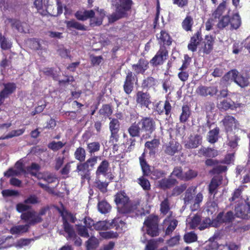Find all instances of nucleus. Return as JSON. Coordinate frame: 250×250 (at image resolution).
I'll return each instance as SVG.
<instances>
[{
	"label": "nucleus",
	"instance_id": "nucleus-28",
	"mask_svg": "<svg viewBox=\"0 0 250 250\" xmlns=\"http://www.w3.org/2000/svg\"><path fill=\"white\" fill-rule=\"evenodd\" d=\"M178 183L176 179L172 178L163 179L159 181V185L163 189L170 188Z\"/></svg>",
	"mask_w": 250,
	"mask_h": 250
},
{
	"label": "nucleus",
	"instance_id": "nucleus-63",
	"mask_svg": "<svg viewBox=\"0 0 250 250\" xmlns=\"http://www.w3.org/2000/svg\"><path fill=\"white\" fill-rule=\"evenodd\" d=\"M24 132V130L22 129H18L12 130L9 133H8L7 135L5 136H2L0 138V140H4L8 139L9 138H11L13 137L18 136L22 134Z\"/></svg>",
	"mask_w": 250,
	"mask_h": 250
},
{
	"label": "nucleus",
	"instance_id": "nucleus-29",
	"mask_svg": "<svg viewBox=\"0 0 250 250\" xmlns=\"http://www.w3.org/2000/svg\"><path fill=\"white\" fill-rule=\"evenodd\" d=\"M235 76H236V70H231L222 78L221 83L225 85H228L233 81L235 82Z\"/></svg>",
	"mask_w": 250,
	"mask_h": 250
},
{
	"label": "nucleus",
	"instance_id": "nucleus-44",
	"mask_svg": "<svg viewBox=\"0 0 250 250\" xmlns=\"http://www.w3.org/2000/svg\"><path fill=\"white\" fill-rule=\"evenodd\" d=\"M182 113L180 117V120L181 122L185 123L188 120L190 115L189 107L187 105H183L182 106Z\"/></svg>",
	"mask_w": 250,
	"mask_h": 250
},
{
	"label": "nucleus",
	"instance_id": "nucleus-56",
	"mask_svg": "<svg viewBox=\"0 0 250 250\" xmlns=\"http://www.w3.org/2000/svg\"><path fill=\"white\" fill-rule=\"evenodd\" d=\"M203 198V195L200 192L196 195L194 203L190 207L192 211L196 210L199 208V204L202 201Z\"/></svg>",
	"mask_w": 250,
	"mask_h": 250
},
{
	"label": "nucleus",
	"instance_id": "nucleus-25",
	"mask_svg": "<svg viewBox=\"0 0 250 250\" xmlns=\"http://www.w3.org/2000/svg\"><path fill=\"white\" fill-rule=\"evenodd\" d=\"M201 40V33L198 31L195 35L191 37L190 42L188 45L189 50L194 52L196 50L197 46Z\"/></svg>",
	"mask_w": 250,
	"mask_h": 250
},
{
	"label": "nucleus",
	"instance_id": "nucleus-49",
	"mask_svg": "<svg viewBox=\"0 0 250 250\" xmlns=\"http://www.w3.org/2000/svg\"><path fill=\"white\" fill-rule=\"evenodd\" d=\"M193 22L191 17L187 16L182 22V27L186 31H190Z\"/></svg>",
	"mask_w": 250,
	"mask_h": 250
},
{
	"label": "nucleus",
	"instance_id": "nucleus-57",
	"mask_svg": "<svg viewBox=\"0 0 250 250\" xmlns=\"http://www.w3.org/2000/svg\"><path fill=\"white\" fill-rule=\"evenodd\" d=\"M172 176L176 177L178 179L180 180H184V173H183V172L182 167H174L173 171L172 172L170 175V177H171Z\"/></svg>",
	"mask_w": 250,
	"mask_h": 250
},
{
	"label": "nucleus",
	"instance_id": "nucleus-22",
	"mask_svg": "<svg viewBox=\"0 0 250 250\" xmlns=\"http://www.w3.org/2000/svg\"><path fill=\"white\" fill-rule=\"evenodd\" d=\"M181 148L180 144L176 142H171L166 146L165 152L167 155L173 156Z\"/></svg>",
	"mask_w": 250,
	"mask_h": 250
},
{
	"label": "nucleus",
	"instance_id": "nucleus-61",
	"mask_svg": "<svg viewBox=\"0 0 250 250\" xmlns=\"http://www.w3.org/2000/svg\"><path fill=\"white\" fill-rule=\"evenodd\" d=\"M206 164L208 166H213L215 167L211 170V172L213 173H219V168L218 167V161L216 160L211 159H208L206 161Z\"/></svg>",
	"mask_w": 250,
	"mask_h": 250
},
{
	"label": "nucleus",
	"instance_id": "nucleus-19",
	"mask_svg": "<svg viewBox=\"0 0 250 250\" xmlns=\"http://www.w3.org/2000/svg\"><path fill=\"white\" fill-rule=\"evenodd\" d=\"M227 132L231 131L233 128L236 127V121L232 116L227 115L222 121Z\"/></svg>",
	"mask_w": 250,
	"mask_h": 250
},
{
	"label": "nucleus",
	"instance_id": "nucleus-32",
	"mask_svg": "<svg viewBox=\"0 0 250 250\" xmlns=\"http://www.w3.org/2000/svg\"><path fill=\"white\" fill-rule=\"evenodd\" d=\"M13 26L20 32L24 33L29 32L30 26L26 22L16 21L13 23Z\"/></svg>",
	"mask_w": 250,
	"mask_h": 250
},
{
	"label": "nucleus",
	"instance_id": "nucleus-15",
	"mask_svg": "<svg viewBox=\"0 0 250 250\" xmlns=\"http://www.w3.org/2000/svg\"><path fill=\"white\" fill-rule=\"evenodd\" d=\"M58 211L59 213L61 214V216L62 219V227L65 231V225H68L71 228H73V226L71 225L68 221H69L71 222L74 223L76 220V217L73 215L72 213L67 212L65 210H61V209H59Z\"/></svg>",
	"mask_w": 250,
	"mask_h": 250
},
{
	"label": "nucleus",
	"instance_id": "nucleus-27",
	"mask_svg": "<svg viewBox=\"0 0 250 250\" xmlns=\"http://www.w3.org/2000/svg\"><path fill=\"white\" fill-rule=\"evenodd\" d=\"M3 85L4 88L0 92L6 98H8L9 95L12 94L16 89V85L13 83H4Z\"/></svg>",
	"mask_w": 250,
	"mask_h": 250
},
{
	"label": "nucleus",
	"instance_id": "nucleus-41",
	"mask_svg": "<svg viewBox=\"0 0 250 250\" xmlns=\"http://www.w3.org/2000/svg\"><path fill=\"white\" fill-rule=\"evenodd\" d=\"M194 189L193 187L188 188L186 191L184 198V204L185 205L190 204L193 202V196L192 191Z\"/></svg>",
	"mask_w": 250,
	"mask_h": 250
},
{
	"label": "nucleus",
	"instance_id": "nucleus-9",
	"mask_svg": "<svg viewBox=\"0 0 250 250\" xmlns=\"http://www.w3.org/2000/svg\"><path fill=\"white\" fill-rule=\"evenodd\" d=\"M65 232L67 234L65 237L67 240H72L76 246H80L82 245V240L77 235L74 228L66 225L65 226Z\"/></svg>",
	"mask_w": 250,
	"mask_h": 250
},
{
	"label": "nucleus",
	"instance_id": "nucleus-34",
	"mask_svg": "<svg viewBox=\"0 0 250 250\" xmlns=\"http://www.w3.org/2000/svg\"><path fill=\"white\" fill-rule=\"evenodd\" d=\"M157 81L156 79L152 77H148L143 81L142 87L147 90L155 86L157 84Z\"/></svg>",
	"mask_w": 250,
	"mask_h": 250
},
{
	"label": "nucleus",
	"instance_id": "nucleus-39",
	"mask_svg": "<svg viewBox=\"0 0 250 250\" xmlns=\"http://www.w3.org/2000/svg\"><path fill=\"white\" fill-rule=\"evenodd\" d=\"M170 202L167 198H165L160 204V210L163 215L168 214L170 215Z\"/></svg>",
	"mask_w": 250,
	"mask_h": 250
},
{
	"label": "nucleus",
	"instance_id": "nucleus-42",
	"mask_svg": "<svg viewBox=\"0 0 250 250\" xmlns=\"http://www.w3.org/2000/svg\"><path fill=\"white\" fill-rule=\"evenodd\" d=\"M85 245L87 250L95 249L99 245V241L95 237L91 236L85 242Z\"/></svg>",
	"mask_w": 250,
	"mask_h": 250
},
{
	"label": "nucleus",
	"instance_id": "nucleus-8",
	"mask_svg": "<svg viewBox=\"0 0 250 250\" xmlns=\"http://www.w3.org/2000/svg\"><path fill=\"white\" fill-rule=\"evenodd\" d=\"M235 215L244 219L250 218V205L238 204L235 208Z\"/></svg>",
	"mask_w": 250,
	"mask_h": 250
},
{
	"label": "nucleus",
	"instance_id": "nucleus-1",
	"mask_svg": "<svg viewBox=\"0 0 250 250\" xmlns=\"http://www.w3.org/2000/svg\"><path fill=\"white\" fill-rule=\"evenodd\" d=\"M111 1L112 5L115 7V11L107 16L110 23L125 17L126 12L130 9L132 4L131 0H114Z\"/></svg>",
	"mask_w": 250,
	"mask_h": 250
},
{
	"label": "nucleus",
	"instance_id": "nucleus-64",
	"mask_svg": "<svg viewBox=\"0 0 250 250\" xmlns=\"http://www.w3.org/2000/svg\"><path fill=\"white\" fill-rule=\"evenodd\" d=\"M138 183L145 190H148L150 188V185L149 182L146 179L141 177L138 179Z\"/></svg>",
	"mask_w": 250,
	"mask_h": 250
},
{
	"label": "nucleus",
	"instance_id": "nucleus-2",
	"mask_svg": "<svg viewBox=\"0 0 250 250\" xmlns=\"http://www.w3.org/2000/svg\"><path fill=\"white\" fill-rule=\"evenodd\" d=\"M115 202L118 211L121 213H128L136 209V205H133L124 192H120L115 195Z\"/></svg>",
	"mask_w": 250,
	"mask_h": 250
},
{
	"label": "nucleus",
	"instance_id": "nucleus-47",
	"mask_svg": "<svg viewBox=\"0 0 250 250\" xmlns=\"http://www.w3.org/2000/svg\"><path fill=\"white\" fill-rule=\"evenodd\" d=\"M234 219V216L232 211H229L225 215L223 213L220 212V223L221 222L230 223Z\"/></svg>",
	"mask_w": 250,
	"mask_h": 250
},
{
	"label": "nucleus",
	"instance_id": "nucleus-23",
	"mask_svg": "<svg viewBox=\"0 0 250 250\" xmlns=\"http://www.w3.org/2000/svg\"><path fill=\"white\" fill-rule=\"evenodd\" d=\"M148 64L147 61L141 59L137 64L132 65L133 69L136 74H143L147 69Z\"/></svg>",
	"mask_w": 250,
	"mask_h": 250
},
{
	"label": "nucleus",
	"instance_id": "nucleus-16",
	"mask_svg": "<svg viewBox=\"0 0 250 250\" xmlns=\"http://www.w3.org/2000/svg\"><path fill=\"white\" fill-rule=\"evenodd\" d=\"M109 163L106 160H104L100 163L96 171V178L102 179L107 175V172L109 169Z\"/></svg>",
	"mask_w": 250,
	"mask_h": 250
},
{
	"label": "nucleus",
	"instance_id": "nucleus-13",
	"mask_svg": "<svg viewBox=\"0 0 250 250\" xmlns=\"http://www.w3.org/2000/svg\"><path fill=\"white\" fill-rule=\"evenodd\" d=\"M150 96L147 92L139 91L136 93V101L142 106L147 107L151 103Z\"/></svg>",
	"mask_w": 250,
	"mask_h": 250
},
{
	"label": "nucleus",
	"instance_id": "nucleus-33",
	"mask_svg": "<svg viewBox=\"0 0 250 250\" xmlns=\"http://www.w3.org/2000/svg\"><path fill=\"white\" fill-rule=\"evenodd\" d=\"M219 186V176H215L212 178L209 185V192L211 195H213V198L217 193V189Z\"/></svg>",
	"mask_w": 250,
	"mask_h": 250
},
{
	"label": "nucleus",
	"instance_id": "nucleus-50",
	"mask_svg": "<svg viewBox=\"0 0 250 250\" xmlns=\"http://www.w3.org/2000/svg\"><path fill=\"white\" fill-rule=\"evenodd\" d=\"M241 24V21L239 16L238 14H235L230 19V25L233 29L238 28Z\"/></svg>",
	"mask_w": 250,
	"mask_h": 250
},
{
	"label": "nucleus",
	"instance_id": "nucleus-11",
	"mask_svg": "<svg viewBox=\"0 0 250 250\" xmlns=\"http://www.w3.org/2000/svg\"><path fill=\"white\" fill-rule=\"evenodd\" d=\"M167 55L168 52L167 50L164 48H161L151 60L150 63L154 66L161 65L167 59Z\"/></svg>",
	"mask_w": 250,
	"mask_h": 250
},
{
	"label": "nucleus",
	"instance_id": "nucleus-45",
	"mask_svg": "<svg viewBox=\"0 0 250 250\" xmlns=\"http://www.w3.org/2000/svg\"><path fill=\"white\" fill-rule=\"evenodd\" d=\"M219 238L217 234H215L214 236L209 239V250H218L219 248L218 244Z\"/></svg>",
	"mask_w": 250,
	"mask_h": 250
},
{
	"label": "nucleus",
	"instance_id": "nucleus-21",
	"mask_svg": "<svg viewBox=\"0 0 250 250\" xmlns=\"http://www.w3.org/2000/svg\"><path fill=\"white\" fill-rule=\"evenodd\" d=\"M118 222V220H112L111 222L100 221L95 223L94 229L96 230H106L112 228L114 224Z\"/></svg>",
	"mask_w": 250,
	"mask_h": 250
},
{
	"label": "nucleus",
	"instance_id": "nucleus-62",
	"mask_svg": "<svg viewBox=\"0 0 250 250\" xmlns=\"http://www.w3.org/2000/svg\"><path fill=\"white\" fill-rule=\"evenodd\" d=\"M0 44L1 48L3 50L9 49L11 46V42L4 37L2 36L1 34H0Z\"/></svg>",
	"mask_w": 250,
	"mask_h": 250
},
{
	"label": "nucleus",
	"instance_id": "nucleus-26",
	"mask_svg": "<svg viewBox=\"0 0 250 250\" xmlns=\"http://www.w3.org/2000/svg\"><path fill=\"white\" fill-rule=\"evenodd\" d=\"M64 23L66 24V27L69 29H76L81 31L86 30V27L85 26L74 20L65 21Z\"/></svg>",
	"mask_w": 250,
	"mask_h": 250
},
{
	"label": "nucleus",
	"instance_id": "nucleus-30",
	"mask_svg": "<svg viewBox=\"0 0 250 250\" xmlns=\"http://www.w3.org/2000/svg\"><path fill=\"white\" fill-rule=\"evenodd\" d=\"M164 109L167 115H168L170 114L171 110V106L168 101H166L164 104L162 102H160L156 106V110L160 114L163 112Z\"/></svg>",
	"mask_w": 250,
	"mask_h": 250
},
{
	"label": "nucleus",
	"instance_id": "nucleus-38",
	"mask_svg": "<svg viewBox=\"0 0 250 250\" xmlns=\"http://www.w3.org/2000/svg\"><path fill=\"white\" fill-rule=\"evenodd\" d=\"M219 6H218L214 12L212 13L211 17L206 23V29L207 30H210L213 25L214 24L216 19L219 18Z\"/></svg>",
	"mask_w": 250,
	"mask_h": 250
},
{
	"label": "nucleus",
	"instance_id": "nucleus-10",
	"mask_svg": "<svg viewBox=\"0 0 250 250\" xmlns=\"http://www.w3.org/2000/svg\"><path fill=\"white\" fill-rule=\"evenodd\" d=\"M120 123L118 119H112L109 123V129L111 132L110 141L117 142L119 139L118 132Z\"/></svg>",
	"mask_w": 250,
	"mask_h": 250
},
{
	"label": "nucleus",
	"instance_id": "nucleus-5",
	"mask_svg": "<svg viewBox=\"0 0 250 250\" xmlns=\"http://www.w3.org/2000/svg\"><path fill=\"white\" fill-rule=\"evenodd\" d=\"M85 20L88 18H91L90 20V24L93 26H99L102 23L103 19L105 16L104 11L101 10L99 16L94 17L95 13L93 10H84Z\"/></svg>",
	"mask_w": 250,
	"mask_h": 250
},
{
	"label": "nucleus",
	"instance_id": "nucleus-54",
	"mask_svg": "<svg viewBox=\"0 0 250 250\" xmlns=\"http://www.w3.org/2000/svg\"><path fill=\"white\" fill-rule=\"evenodd\" d=\"M112 113V109L110 106L108 104L104 105L99 111L100 115L105 117L110 116Z\"/></svg>",
	"mask_w": 250,
	"mask_h": 250
},
{
	"label": "nucleus",
	"instance_id": "nucleus-17",
	"mask_svg": "<svg viewBox=\"0 0 250 250\" xmlns=\"http://www.w3.org/2000/svg\"><path fill=\"white\" fill-rule=\"evenodd\" d=\"M134 80V77L133 76L132 72L128 71L124 85V91L127 94H130L133 90Z\"/></svg>",
	"mask_w": 250,
	"mask_h": 250
},
{
	"label": "nucleus",
	"instance_id": "nucleus-48",
	"mask_svg": "<svg viewBox=\"0 0 250 250\" xmlns=\"http://www.w3.org/2000/svg\"><path fill=\"white\" fill-rule=\"evenodd\" d=\"M139 160L144 175L148 176L151 172L149 165L143 157H140Z\"/></svg>",
	"mask_w": 250,
	"mask_h": 250
},
{
	"label": "nucleus",
	"instance_id": "nucleus-6",
	"mask_svg": "<svg viewBox=\"0 0 250 250\" xmlns=\"http://www.w3.org/2000/svg\"><path fill=\"white\" fill-rule=\"evenodd\" d=\"M195 92L198 95L202 97H212L218 92V87L214 85L207 86L200 85L196 88Z\"/></svg>",
	"mask_w": 250,
	"mask_h": 250
},
{
	"label": "nucleus",
	"instance_id": "nucleus-24",
	"mask_svg": "<svg viewBox=\"0 0 250 250\" xmlns=\"http://www.w3.org/2000/svg\"><path fill=\"white\" fill-rule=\"evenodd\" d=\"M160 145V141L158 139H154L151 141H147L145 143V147L149 150L150 155H155L157 149Z\"/></svg>",
	"mask_w": 250,
	"mask_h": 250
},
{
	"label": "nucleus",
	"instance_id": "nucleus-14",
	"mask_svg": "<svg viewBox=\"0 0 250 250\" xmlns=\"http://www.w3.org/2000/svg\"><path fill=\"white\" fill-rule=\"evenodd\" d=\"M235 83L242 88L248 86L250 83V77L246 73H239L236 70V76H235Z\"/></svg>",
	"mask_w": 250,
	"mask_h": 250
},
{
	"label": "nucleus",
	"instance_id": "nucleus-52",
	"mask_svg": "<svg viewBox=\"0 0 250 250\" xmlns=\"http://www.w3.org/2000/svg\"><path fill=\"white\" fill-rule=\"evenodd\" d=\"M88 228H86L85 226L78 225L77 230L78 234L84 238L89 237L90 235L88 231Z\"/></svg>",
	"mask_w": 250,
	"mask_h": 250
},
{
	"label": "nucleus",
	"instance_id": "nucleus-53",
	"mask_svg": "<svg viewBox=\"0 0 250 250\" xmlns=\"http://www.w3.org/2000/svg\"><path fill=\"white\" fill-rule=\"evenodd\" d=\"M159 39H160L162 42H163L164 44L170 45L171 43V38L170 36L165 31H162L161 32L160 35L159 37H158Z\"/></svg>",
	"mask_w": 250,
	"mask_h": 250
},
{
	"label": "nucleus",
	"instance_id": "nucleus-12",
	"mask_svg": "<svg viewBox=\"0 0 250 250\" xmlns=\"http://www.w3.org/2000/svg\"><path fill=\"white\" fill-rule=\"evenodd\" d=\"M202 143V137L198 135H190L185 142V147L188 149L197 148Z\"/></svg>",
	"mask_w": 250,
	"mask_h": 250
},
{
	"label": "nucleus",
	"instance_id": "nucleus-3",
	"mask_svg": "<svg viewBox=\"0 0 250 250\" xmlns=\"http://www.w3.org/2000/svg\"><path fill=\"white\" fill-rule=\"evenodd\" d=\"M158 218L155 216L150 215L145 221L144 224L146 227V233L151 237H156L159 235L160 229L158 228Z\"/></svg>",
	"mask_w": 250,
	"mask_h": 250
},
{
	"label": "nucleus",
	"instance_id": "nucleus-46",
	"mask_svg": "<svg viewBox=\"0 0 250 250\" xmlns=\"http://www.w3.org/2000/svg\"><path fill=\"white\" fill-rule=\"evenodd\" d=\"M218 129L216 128L209 131L207 136L208 140L210 143H214L218 139Z\"/></svg>",
	"mask_w": 250,
	"mask_h": 250
},
{
	"label": "nucleus",
	"instance_id": "nucleus-36",
	"mask_svg": "<svg viewBox=\"0 0 250 250\" xmlns=\"http://www.w3.org/2000/svg\"><path fill=\"white\" fill-rule=\"evenodd\" d=\"M141 131H142V129L139 123L138 124L134 123L132 124L128 128V132L132 138L139 137Z\"/></svg>",
	"mask_w": 250,
	"mask_h": 250
},
{
	"label": "nucleus",
	"instance_id": "nucleus-43",
	"mask_svg": "<svg viewBox=\"0 0 250 250\" xmlns=\"http://www.w3.org/2000/svg\"><path fill=\"white\" fill-rule=\"evenodd\" d=\"M74 156L76 159L79 161L80 162L84 161L86 157L85 149L82 147H79L74 152Z\"/></svg>",
	"mask_w": 250,
	"mask_h": 250
},
{
	"label": "nucleus",
	"instance_id": "nucleus-40",
	"mask_svg": "<svg viewBox=\"0 0 250 250\" xmlns=\"http://www.w3.org/2000/svg\"><path fill=\"white\" fill-rule=\"evenodd\" d=\"M111 208V206L105 201H101L98 204V210L102 214L108 213L110 211Z\"/></svg>",
	"mask_w": 250,
	"mask_h": 250
},
{
	"label": "nucleus",
	"instance_id": "nucleus-59",
	"mask_svg": "<svg viewBox=\"0 0 250 250\" xmlns=\"http://www.w3.org/2000/svg\"><path fill=\"white\" fill-rule=\"evenodd\" d=\"M28 44L30 47L32 49L37 50L42 49V44L38 39H30L28 41Z\"/></svg>",
	"mask_w": 250,
	"mask_h": 250
},
{
	"label": "nucleus",
	"instance_id": "nucleus-31",
	"mask_svg": "<svg viewBox=\"0 0 250 250\" xmlns=\"http://www.w3.org/2000/svg\"><path fill=\"white\" fill-rule=\"evenodd\" d=\"M236 104L230 98L224 99L220 102V108L227 110L236 108Z\"/></svg>",
	"mask_w": 250,
	"mask_h": 250
},
{
	"label": "nucleus",
	"instance_id": "nucleus-4",
	"mask_svg": "<svg viewBox=\"0 0 250 250\" xmlns=\"http://www.w3.org/2000/svg\"><path fill=\"white\" fill-rule=\"evenodd\" d=\"M139 124L141 126L142 131L145 132L146 136H149L156 128L155 121L150 117L143 118Z\"/></svg>",
	"mask_w": 250,
	"mask_h": 250
},
{
	"label": "nucleus",
	"instance_id": "nucleus-51",
	"mask_svg": "<svg viewBox=\"0 0 250 250\" xmlns=\"http://www.w3.org/2000/svg\"><path fill=\"white\" fill-rule=\"evenodd\" d=\"M198 175V171L189 169L184 173V181H189L195 178Z\"/></svg>",
	"mask_w": 250,
	"mask_h": 250
},
{
	"label": "nucleus",
	"instance_id": "nucleus-20",
	"mask_svg": "<svg viewBox=\"0 0 250 250\" xmlns=\"http://www.w3.org/2000/svg\"><path fill=\"white\" fill-rule=\"evenodd\" d=\"M76 171L81 175L82 179H88L89 176L90 169L84 163L81 162L78 164Z\"/></svg>",
	"mask_w": 250,
	"mask_h": 250
},
{
	"label": "nucleus",
	"instance_id": "nucleus-55",
	"mask_svg": "<svg viewBox=\"0 0 250 250\" xmlns=\"http://www.w3.org/2000/svg\"><path fill=\"white\" fill-rule=\"evenodd\" d=\"M187 186V184L185 183L175 187L172 191V195L173 196L179 195L186 189Z\"/></svg>",
	"mask_w": 250,
	"mask_h": 250
},
{
	"label": "nucleus",
	"instance_id": "nucleus-7",
	"mask_svg": "<svg viewBox=\"0 0 250 250\" xmlns=\"http://www.w3.org/2000/svg\"><path fill=\"white\" fill-rule=\"evenodd\" d=\"M21 218L25 222H27L26 225H29V227L42 221V217L36 216V213L34 211H27L22 213L21 215Z\"/></svg>",
	"mask_w": 250,
	"mask_h": 250
},
{
	"label": "nucleus",
	"instance_id": "nucleus-35",
	"mask_svg": "<svg viewBox=\"0 0 250 250\" xmlns=\"http://www.w3.org/2000/svg\"><path fill=\"white\" fill-rule=\"evenodd\" d=\"M29 225H18L11 228L10 232L12 234H21L26 232L29 228Z\"/></svg>",
	"mask_w": 250,
	"mask_h": 250
},
{
	"label": "nucleus",
	"instance_id": "nucleus-37",
	"mask_svg": "<svg viewBox=\"0 0 250 250\" xmlns=\"http://www.w3.org/2000/svg\"><path fill=\"white\" fill-rule=\"evenodd\" d=\"M199 154L208 157H214L218 155L217 150L211 148L201 147L198 152Z\"/></svg>",
	"mask_w": 250,
	"mask_h": 250
},
{
	"label": "nucleus",
	"instance_id": "nucleus-18",
	"mask_svg": "<svg viewBox=\"0 0 250 250\" xmlns=\"http://www.w3.org/2000/svg\"><path fill=\"white\" fill-rule=\"evenodd\" d=\"M169 222V224L166 230V234L169 235L176 229L178 225V221L172 217V212L164 220V222Z\"/></svg>",
	"mask_w": 250,
	"mask_h": 250
},
{
	"label": "nucleus",
	"instance_id": "nucleus-58",
	"mask_svg": "<svg viewBox=\"0 0 250 250\" xmlns=\"http://www.w3.org/2000/svg\"><path fill=\"white\" fill-rule=\"evenodd\" d=\"M100 145L99 142H94L88 144L87 150L89 153L92 154L100 150Z\"/></svg>",
	"mask_w": 250,
	"mask_h": 250
},
{
	"label": "nucleus",
	"instance_id": "nucleus-60",
	"mask_svg": "<svg viewBox=\"0 0 250 250\" xmlns=\"http://www.w3.org/2000/svg\"><path fill=\"white\" fill-rule=\"evenodd\" d=\"M102 179L96 178L95 184L96 187L102 192L104 193L107 190L108 183L101 181Z\"/></svg>",
	"mask_w": 250,
	"mask_h": 250
}]
</instances>
